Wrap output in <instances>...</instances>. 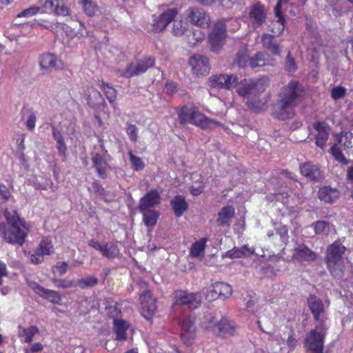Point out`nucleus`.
<instances>
[{"label": "nucleus", "instance_id": "obj_4", "mask_svg": "<svg viewBox=\"0 0 353 353\" xmlns=\"http://www.w3.org/2000/svg\"><path fill=\"white\" fill-rule=\"evenodd\" d=\"M179 118L181 123L183 125L190 123L203 130L214 128L221 125L219 121L205 117L195 108H182L179 114Z\"/></svg>", "mask_w": 353, "mask_h": 353}, {"label": "nucleus", "instance_id": "obj_18", "mask_svg": "<svg viewBox=\"0 0 353 353\" xmlns=\"http://www.w3.org/2000/svg\"><path fill=\"white\" fill-rule=\"evenodd\" d=\"M299 169L301 174L310 181H318L322 178L319 167L310 162L301 164Z\"/></svg>", "mask_w": 353, "mask_h": 353}, {"label": "nucleus", "instance_id": "obj_11", "mask_svg": "<svg viewBox=\"0 0 353 353\" xmlns=\"http://www.w3.org/2000/svg\"><path fill=\"white\" fill-rule=\"evenodd\" d=\"M238 78L233 74H216L209 79L210 86L214 88L230 90L237 85Z\"/></svg>", "mask_w": 353, "mask_h": 353}, {"label": "nucleus", "instance_id": "obj_48", "mask_svg": "<svg viewBox=\"0 0 353 353\" xmlns=\"http://www.w3.org/2000/svg\"><path fill=\"white\" fill-rule=\"evenodd\" d=\"M248 57L245 50H240L237 52L236 57L234 61V64H236L239 68H245L247 65Z\"/></svg>", "mask_w": 353, "mask_h": 353}, {"label": "nucleus", "instance_id": "obj_31", "mask_svg": "<svg viewBox=\"0 0 353 353\" xmlns=\"http://www.w3.org/2000/svg\"><path fill=\"white\" fill-rule=\"evenodd\" d=\"M236 86V91L240 96L245 97L254 94L252 79H243Z\"/></svg>", "mask_w": 353, "mask_h": 353}, {"label": "nucleus", "instance_id": "obj_60", "mask_svg": "<svg viewBox=\"0 0 353 353\" xmlns=\"http://www.w3.org/2000/svg\"><path fill=\"white\" fill-rule=\"evenodd\" d=\"M59 0H46L43 3V8L47 12L54 13L56 4Z\"/></svg>", "mask_w": 353, "mask_h": 353}, {"label": "nucleus", "instance_id": "obj_55", "mask_svg": "<svg viewBox=\"0 0 353 353\" xmlns=\"http://www.w3.org/2000/svg\"><path fill=\"white\" fill-rule=\"evenodd\" d=\"M40 10V8L38 6H32L27 9H25L22 12H19L17 14V17H32L37 13H38Z\"/></svg>", "mask_w": 353, "mask_h": 353}, {"label": "nucleus", "instance_id": "obj_49", "mask_svg": "<svg viewBox=\"0 0 353 353\" xmlns=\"http://www.w3.org/2000/svg\"><path fill=\"white\" fill-rule=\"evenodd\" d=\"M84 12L88 16L94 15L98 10V7L92 0H81Z\"/></svg>", "mask_w": 353, "mask_h": 353}, {"label": "nucleus", "instance_id": "obj_46", "mask_svg": "<svg viewBox=\"0 0 353 353\" xmlns=\"http://www.w3.org/2000/svg\"><path fill=\"white\" fill-rule=\"evenodd\" d=\"M314 232L316 234H327L330 231V225L324 221H318L313 223Z\"/></svg>", "mask_w": 353, "mask_h": 353}, {"label": "nucleus", "instance_id": "obj_36", "mask_svg": "<svg viewBox=\"0 0 353 353\" xmlns=\"http://www.w3.org/2000/svg\"><path fill=\"white\" fill-rule=\"evenodd\" d=\"M52 134L53 138L57 143V150L59 153L61 155H64L66 150V145L61 132L54 125H53L52 127Z\"/></svg>", "mask_w": 353, "mask_h": 353}, {"label": "nucleus", "instance_id": "obj_19", "mask_svg": "<svg viewBox=\"0 0 353 353\" xmlns=\"http://www.w3.org/2000/svg\"><path fill=\"white\" fill-rule=\"evenodd\" d=\"M293 258L299 261H314L317 254L305 245H299L294 249Z\"/></svg>", "mask_w": 353, "mask_h": 353}, {"label": "nucleus", "instance_id": "obj_45", "mask_svg": "<svg viewBox=\"0 0 353 353\" xmlns=\"http://www.w3.org/2000/svg\"><path fill=\"white\" fill-rule=\"evenodd\" d=\"M54 285L59 288H74L77 285V283L74 280H69L67 279H52Z\"/></svg>", "mask_w": 353, "mask_h": 353}, {"label": "nucleus", "instance_id": "obj_5", "mask_svg": "<svg viewBox=\"0 0 353 353\" xmlns=\"http://www.w3.org/2000/svg\"><path fill=\"white\" fill-rule=\"evenodd\" d=\"M327 327L324 321L317 323L315 328L312 330L305 339V345L310 353H323L324 338Z\"/></svg>", "mask_w": 353, "mask_h": 353}, {"label": "nucleus", "instance_id": "obj_25", "mask_svg": "<svg viewBox=\"0 0 353 353\" xmlns=\"http://www.w3.org/2000/svg\"><path fill=\"white\" fill-rule=\"evenodd\" d=\"M213 331L217 335L222 336L233 335L235 332V326L231 324L227 319H222L214 325Z\"/></svg>", "mask_w": 353, "mask_h": 353}, {"label": "nucleus", "instance_id": "obj_38", "mask_svg": "<svg viewBox=\"0 0 353 353\" xmlns=\"http://www.w3.org/2000/svg\"><path fill=\"white\" fill-rule=\"evenodd\" d=\"M99 88L103 91L106 98L110 103L113 104L117 98V91L110 84L101 81L99 83Z\"/></svg>", "mask_w": 353, "mask_h": 353}, {"label": "nucleus", "instance_id": "obj_13", "mask_svg": "<svg viewBox=\"0 0 353 353\" xmlns=\"http://www.w3.org/2000/svg\"><path fill=\"white\" fill-rule=\"evenodd\" d=\"M88 245L96 250L99 251L101 254L109 259H113L119 256V250L116 244L112 242L101 243L93 239L88 241Z\"/></svg>", "mask_w": 353, "mask_h": 353}, {"label": "nucleus", "instance_id": "obj_57", "mask_svg": "<svg viewBox=\"0 0 353 353\" xmlns=\"http://www.w3.org/2000/svg\"><path fill=\"white\" fill-rule=\"evenodd\" d=\"M248 106L255 111H261L265 109V103L263 101H258L256 100H251L248 101Z\"/></svg>", "mask_w": 353, "mask_h": 353}, {"label": "nucleus", "instance_id": "obj_54", "mask_svg": "<svg viewBox=\"0 0 353 353\" xmlns=\"http://www.w3.org/2000/svg\"><path fill=\"white\" fill-rule=\"evenodd\" d=\"M188 36V42L190 45H196V43L201 41L203 39L201 31H190Z\"/></svg>", "mask_w": 353, "mask_h": 353}, {"label": "nucleus", "instance_id": "obj_32", "mask_svg": "<svg viewBox=\"0 0 353 353\" xmlns=\"http://www.w3.org/2000/svg\"><path fill=\"white\" fill-rule=\"evenodd\" d=\"M254 252L252 249L249 248L245 245L242 248H234L225 252V257L230 259L241 258L243 256H248Z\"/></svg>", "mask_w": 353, "mask_h": 353}, {"label": "nucleus", "instance_id": "obj_53", "mask_svg": "<svg viewBox=\"0 0 353 353\" xmlns=\"http://www.w3.org/2000/svg\"><path fill=\"white\" fill-rule=\"evenodd\" d=\"M54 14L62 16H67L69 14V9L66 6L63 0H59L57 4H56Z\"/></svg>", "mask_w": 353, "mask_h": 353}, {"label": "nucleus", "instance_id": "obj_8", "mask_svg": "<svg viewBox=\"0 0 353 353\" xmlns=\"http://www.w3.org/2000/svg\"><path fill=\"white\" fill-rule=\"evenodd\" d=\"M226 37V26L223 19H220L214 24L209 34V39L214 51H217L223 46Z\"/></svg>", "mask_w": 353, "mask_h": 353}, {"label": "nucleus", "instance_id": "obj_30", "mask_svg": "<svg viewBox=\"0 0 353 353\" xmlns=\"http://www.w3.org/2000/svg\"><path fill=\"white\" fill-rule=\"evenodd\" d=\"M261 42L263 46L269 50L275 55H280L279 45L274 41V37L271 34H265L262 36Z\"/></svg>", "mask_w": 353, "mask_h": 353}, {"label": "nucleus", "instance_id": "obj_63", "mask_svg": "<svg viewBox=\"0 0 353 353\" xmlns=\"http://www.w3.org/2000/svg\"><path fill=\"white\" fill-rule=\"evenodd\" d=\"M127 132L132 141L136 142L137 141V128L136 125H129L127 128Z\"/></svg>", "mask_w": 353, "mask_h": 353}, {"label": "nucleus", "instance_id": "obj_29", "mask_svg": "<svg viewBox=\"0 0 353 353\" xmlns=\"http://www.w3.org/2000/svg\"><path fill=\"white\" fill-rule=\"evenodd\" d=\"M170 204L172 207L175 215L177 217L182 216L184 212L187 210L188 207V204L186 202L184 196L181 195L176 196L173 199H172Z\"/></svg>", "mask_w": 353, "mask_h": 353}, {"label": "nucleus", "instance_id": "obj_10", "mask_svg": "<svg viewBox=\"0 0 353 353\" xmlns=\"http://www.w3.org/2000/svg\"><path fill=\"white\" fill-rule=\"evenodd\" d=\"M194 316H185L181 323V338L187 345L192 344L196 338V327Z\"/></svg>", "mask_w": 353, "mask_h": 353}, {"label": "nucleus", "instance_id": "obj_7", "mask_svg": "<svg viewBox=\"0 0 353 353\" xmlns=\"http://www.w3.org/2000/svg\"><path fill=\"white\" fill-rule=\"evenodd\" d=\"M353 134L350 132H342L337 135V143L334 144L330 149L331 153L336 160L343 164L347 165L349 161L341 152V147L343 149H349L352 147Z\"/></svg>", "mask_w": 353, "mask_h": 353}, {"label": "nucleus", "instance_id": "obj_16", "mask_svg": "<svg viewBox=\"0 0 353 353\" xmlns=\"http://www.w3.org/2000/svg\"><path fill=\"white\" fill-rule=\"evenodd\" d=\"M307 305L313 317L317 323L323 321L325 313V305L323 301L314 295H310L307 298Z\"/></svg>", "mask_w": 353, "mask_h": 353}, {"label": "nucleus", "instance_id": "obj_15", "mask_svg": "<svg viewBox=\"0 0 353 353\" xmlns=\"http://www.w3.org/2000/svg\"><path fill=\"white\" fill-rule=\"evenodd\" d=\"M179 12L175 8H169L163 11L154 21L153 28L156 32H161L177 16Z\"/></svg>", "mask_w": 353, "mask_h": 353}, {"label": "nucleus", "instance_id": "obj_62", "mask_svg": "<svg viewBox=\"0 0 353 353\" xmlns=\"http://www.w3.org/2000/svg\"><path fill=\"white\" fill-rule=\"evenodd\" d=\"M68 270V263L65 262H59L53 267V271L57 272L59 275H63Z\"/></svg>", "mask_w": 353, "mask_h": 353}, {"label": "nucleus", "instance_id": "obj_23", "mask_svg": "<svg viewBox=\"0 0 353 353\" xmlns=\"http://www.w3.org/2000/svg\"><path fill=\"white\" fill-rule=\"evenodd\" d=\"M234 208L232 206L223 207L218 213L217 225L219 226H229L234 217Z\"/></svg>", "mask_w": 353, "mask_h": 353}, {"label": "nucleus", "instance_id": "obj_43", "mask_svg": "<svg viewBox=\"0 0 353 353\" xmlns=\"http://www.w3.org/2000/svg\"><path fill=\"white\" fill-rule=\"evenodd\" d=\"M254 94L263 92L269 85V79L266 77L252 79Z\"/></svg>", "mask_w": 353, "mask_h": 353}, {"label": "nucleus", "instance_id": "obj_40", "mask_svg": "<svg viewBox=\"0 0 353 353\" xmlns=\"http://www.w3.org/2000/svg\"><path fill=\"white\" fill-rule=\"evenodd\" d=\"M216 285L219 299L225 300L232 295V289L229 284L223 282H216Z\"/></svg>", "mask_w": 353, "mask_h": 353}, {"label": "nucleus", "instance_id": "obj_33", "mask_svg": "<svg viewBox=\"0 0 353 353\" xmlns=\"http://www.w3.org/2000/svg\"><path fill=\"white\" fill-rule=\"evenodd\" d=\"M58 60L52 54H43L40 59L41 67L46 70L56 69L59 66L57 65Z\"/></svg>", "mask_w": 353, "mask_h": 353}, {"label": "nucleus", "instance_id": "obj_1", "mask_svg": "<svg viewBox=\"0 0 353 353\" xmlns=\"http://www.w3.org/2000/svg\"><path fill=\"white\" fill-rule=\"evenodd\" d=\"M301 92L299 83L291 81L284 86L279 94V100L274 115L280 120H285L291 118L294 114V108L296 104Z\"/></svg>", "mask_w": 353, "mask_h": 353}, {"label": "nucleus", "instance_id": "obj_26", "mask_svg": "<svg viewBox=\"0 0 353 353\" xmlns=\"http://www.w3.org/2000/svg\"><path fill=\"white\" fill-rule=\"evenodd\" d=\"M267 65H274V61L266 53L258 52L250 59V65L252 68L263 67Z\"/></svg>", "mask_w": 353, "mask_h": 353}, {"label": "nucleus", "instance_id": "obj_61", "mask_svg": "<svg viewBox=\"0 0 353 353\" xmlns=\"http://www.w3.org/2000/svg\"><path fill=\"white\" fill-rule=\"evenodd\" d=\"M285 69L288 72H294L296 70V63L294 59L291 57L290 53L289 52L287 55L286 63H285Z\"/></svg>", "mask_w": 353, "mask_h": 353}, {"label": "nucleus", "instance_id": "obj_50", "mask_svg": "<svg viewBox=\"0 0 353 353\" xmlns=\"http://www.w3.org/2000/svg\"><path fill=\"white\" fill-rule=\"evenodd\" d=\"M52 242L48 240H43L39 248L37 250L40 252L42 255H50L52 252Z\"/></svg>", "mask_w": 353, "mask_h": 353}, {"label": "nucleus", "instance_id": "obj_59", "mask_svg": "<svg viewBox=\"0 0 353 353\" xmlns=\"http://www.w3.org/2000/svg\"><path fill=\"white\" fill-rule=\"evenodd\" d=\"M345 88L341 86L335 87L332 90V97L334 99L342 98L345 94Z\"/></svg>", "mask_w": 353, "mask_h": 353}, {"label": "nucleus", "instance_id": "obj_21", "mask_svg": "<svg viewBox=\"0 0 353 353\" xmlns=\"http://www.w3.org/2000/svg\"><path fill=\"white\" fill-rule=\"evenodd\" d=\"M314 128L318 132L316 144L321 148H323L329 137L330 127L324 122H318L314 124Z\"/></svg>", "mask_w": 353, "mask_h": 353}, {"label": "nucleus", "instance_id": "obj_22", "mask_svg": "<svg viewBox=\"0 0 353 353\" xmlns=\"http://www.w3.org/2000/svg\"><path fill=\"white\" fill-rule=\"evenodd\" d=\"M250 18L254 26H260L265 21L264 6L259 3H256L250 10Z\"/></svg>", "mask_w": 353, "mask_h": 353}, {"label": "nucleus", "instance_id": "obj_58", "mask_svg": "<svg viewBox=\"0 0 353 353\" xmlns=\"http://www.w3.org/2000/svg\"><path fill=\"white\" fill-rule=\"evenodd\" d=\"M28 283L29 287L34 291L35 293H37L40 296H43L44 291L46 288L41 286L39 284H38L37 282L33 281H28Z\"/></svg>", "mask_w": 353, "mask_h": 353}, {"label": "nucleus", "instance_id": "obj_52", "mask_svg": "<svg viewBox=\"0 0 353 353\" xmlns=\"http://www.w3.org/2000/svg\"><path fill=\"white\" fill-rule=\"evenodd\" d=\"M205 296L206 299L209 301H213L219 299L216 283L212 284L208 288Z\"/></svg>", "mask_w": 353, "mask_h": 353}, {"label": "nucleus", "instance_id": "obj_51", "mask_svg": "<svg viewBox=\"0 0 353 353\" xmlns=\"http://www.w3.org/2000/svg\"><path fill=\"white\" fill-rule=\"evenodd\" d=\"M129 156L130 161L135 170L139 171L144 168L145 165L140 157L135 156L131 151L129 152Z\"/></svg>", "mask_w": 353, "mask_h": 353}, {"label": "nucleus", "instance_id": "obj_9", "mask_svg": "<svg viewBox=\"0 0 353 353\" xmlns=\"http://www.w3.org/2000/svg\"><path fill=\"white\" fill-rule=\"evenodd\" d=\"M174 305H186L190 307L196 308L201 302V296L199 293L188 292L177 290L174 293Z\"/></svg>", "mask_w": 353, "mask_h": 353}, {"label": "nucleus", "instance_id": "obj_64", "mask_svg": "<svg viewBox=\"0 0 353 353\" xmlns=\"http://www.w3.org/2000/svg\"><path fill=\"white\" fill-rule=\"evenodd\" d=\"M30 260L33 264H39L43 261V255L36 250V251L30 256Z\"/></svg>", "mask_w": 353, "mask_h": 353}, {"label": "nucleus", "instance_id": "obj_27", "mask_svg": "<svg viewBox=\"0 0 353 353\" xmlns=\"http://www.w3.org/2000/svg\"><path fill=\"white\" fill-rule=\"evenodd\" d=\"M39 333V328L35 325H31L28 328H23L21 325L18 327V336L21 342L30 343L35 334Z\"/></svg>", "mask_w": 353, "mask_h": 353}, {"label": "nucleus", "instance_id": "obj_41", "mask_svg": "<svg viewBox=\"0 0 353 353\" xmlns=\"http://www.w3.org/2000/svg\"><path fill=\"white\" fill-rule=\"evenodd\" d=\"M172 34L176 37H181L188 32V27L186 23L182 20H175L172 28Z\"/></svg>", "mask_w": 353, "mask_h": 353}, {"label": "nucleus", "instance_id": "obj_2", "mask_svg": "<svg viewBox=\"0 0 353 353\" xmlns=\"http://www.w3.org/2000/svg\"><path fill=\"white\" fill-rule=\"evenodd\" d=\"M7 226L0 225V232L5 241L10 243L22 245L28 232V228L17 215L10 216L8 210L5 211Z\"/></svg>", "mask_w": 353, "mask_h": 353}, {"label": "nucleus", "instance_id": "obj_39", "mask_svg": "<svg viewBox=\"0 0 353 353\" xmlns=\"http://www.w3.org/2000/svg\"><path fill=\"white\" fill-rule=\"evenodd\" d=\"M88 102L91 106H97L103 101L101 93L94 88H90L88 90Z\"/></svg>", "mask_w": 353, "mask_h": 353}, {"label": "nucleus", "instance_id": "obj_42", "mask_svg": "<svg viewBox=\"0 0 353 353\" xmlns=\"http://www.w3.org/2000/svg\"><path fill=\"white\" fill-rule=\"evenodd\" d=\"M288 1L289 0H278L277 3L275 6V16L279 17V21L276 22V24L278 25L279 27L277 28V30L275 31L276 32H279L283 29V21L285 20L281 12V4L283 3H288Z\"/></svg>", "mask_w": 353, "mask_h": 353}, {"label": "nucleus", "instance_id": "obj_35", "mask_svg": "<svg viewBox=\"0 0 353 353\" xmlns=\"http://www.w3.org/2000/svg\"><path fill=\"white\" fill-rule=\"evenodd\" d=\"M206 241L207 239L202 238L199 241L193 243L190 249V254L192 257L201 258L204 256Z\"/></svg>", "mask_w": 353, "mask_h": 353}, {"label": "nucleus", "instance_id": "obj_20", "mask_svg": "<svg viewBox=\"0 0 353 353\" xmlns=\"http://www.w3.org/2000/svg\"><path fill=\"white\" fill-rule=\"evenodd\" d=\"M160 203V196L157 190H152L148 192L140 200L139 210L141 212L145 211Z\"/></svg>", "mask_w": 353, "mask_h": 353}, {"label": "nucleus", "instance_id": "obj_37", "mask_svg": "<svg viewBox=\"0 0 353 353\" xmlns=\"http://www.w3.org/2000/svg\"><path fill=\"white\" fill-rule=\"evenodd\" d=\"M141 212L143 215V222L147 226H153L157 223L159 216V212L148 209Z\"/></svg>", "mask_w": 353, "mask_h": 353}, {"label": "nucleus", "instance_id": "obj_34", "mask_svg": "<svg viewBox=\"0 0 353 353\" xmlns=\"http://www.w3.org/2000/svg\"><path fill=\"white\" fill-rule=\"evenodd\" d=\"M114 330L117 334V339L120 341L125 340L126 331L129 327L128 323L122 319H114Z\"/></svg>", "mask_w": 353, "mask_h": 353}, {"label": "nucleus", "instance_id": "obj_24", "mask_svg": "<svg viewBox=\"0 0 353 353\" xmlns=\"http://www.w3.org/2000/svg\"><path fill=\"white\" fill-rule=\"evenodd\" d=\"M319 198L325 203H333L339 197V192L336 188L324 186L319 189Z\"/></svg>", "mask_w": 353, "mask_h": 353}, {"label": "nucleus", "instance_id": "obj_17", "mask_svg": "<svg viewBox=\"0 0 353 353\" xmlns=\"http://www.w3.org/2000/svg\"><path fill=\"white\" fill-rule=\"evenodd\" d=\"M143 315L150 318L157 310L156 299L150 291L143 292L140 296Z\"/></svg>", "mask_w": 353, "mask_h": 353}, {"label": "nucleus", "instance_id": "obj_12", "mask_svg": "<svg viewBox=\"0 0 353 353\" xmlns=\"http://www.w3.org/2000/svg\"><path fill=\"white\" fill-rule=\"evenodd\" d=\"M186 18L192 23L202 28L208 27L210 21L204 10L197 7L189 8L186 10Z\"/></svg>", "mask_w": 353, "mask_h": 353}, {"label": "nucleus", "instance_id": "obj_28", "mask_svg": "<svg viewBox=\"0 0 353 353\" xmlns=\"http://www.w3.org/2000/svg\"><path fill=\"white\" fill-rule=\"evenodd\" d=\"M93 167L95 168L99 176L101 178L106 177V170L108 168V164L106 161L99 154H94L92 157Z\"/></svg>", "mask_w": 353, "mask_h": 353}, {"label": "nucleus", "instance_id": "obj_44", "mask_svg": "<svg viewBox=\"0 0 353 353\" xmlns=\"http://www.w3.org/2000/svg\"><path fill=\"white\" fill-rule=\"evenodd\" d=\"M98 283V279L94 276H91L79 279L77 282V284L81 288L85 289L92 288L97 285Z\"/></svg>", "mask_w": 353, "mask_h": 353}, {"label": "nucleus", "instance_id": "obj_6", "mask_svg": "<svg viewBox=\"0 0 353 353\" xmlns=\"http://www.w3.org/2000/svg\"><path fill=\"white\" fill-rule=\"evenodd\" d=\"M154 65V59L151 57H148L131 63L125 68H119L117 74L123 77L130 78L145 72Z\"/></svg>", "mask_w": 353, "mask_h": 353}, {"label": "nucleus", "instance_id": "obj_3", "mask_svg": "<svg viewBox=\"0 0 353 353\" xmlns=\"http://www.w3.org/2000/svg\"><path fill=\"white\" fill-rule=\"evenodd\" d=\"M346 248L339 241H336L329 245L326 250V263L332 275L341 278L343 274V255Z\"/></svg>", "mask_w": 353, "mask_h": 353}, {"label": "nucleus", "instance_id": "obj_56", "mask_svg": "<svg viewBox=\"0 0 353 353\" xmlns=\"http://www.w3.org/2000/svg\"><path fill=\"white\" fill-rule=\"evenodd\" d=\"M11 194L8 188L1 184L0 185V203H6L10 198Z\"/></svg>", "mask_w": 353, "mask_h": 353}, {"label": "nucleus", "instance_id": "obj_47", "mask_svg": "<svg viewBox=\"0 0 353 353\" xmlns=\"http://www.w3.org/2000/svg\"><path fill=\"white\" fill-rule=\"evenodd\" d=\"M43 294L44 295L41 296V297L51 303H59L61 300L60 294L57 291L46 289Z\"/></svg>", "mask_w": 353, "mask_h": 353}, {"label": "nucleus", "instance_id": "obj_14", "mask_svg": "<svg viewBox=\"0 0 353 353\" xmlns=\"http://www.w3.org/2000/svg\"><path fill=\"white\" fill-rule=\"evenodd\" d=\"M189 64L193 73L199 77L208 74L210 71L208 59L206 57L200 54L192 56L189 59Z\"/></svg>", "mask_w": 353, "mask_h": 353}]
</instances>
